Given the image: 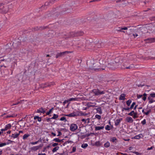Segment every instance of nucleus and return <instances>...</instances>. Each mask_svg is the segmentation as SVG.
Instances as JSON below:
<instances>
[{"label":"nucleus","mask_w":155,"mask_h":155,"mask_svg":"<svg viewBox=\"0 0 155 155\" xmlns=\"http://www.w3.org/2000/svg\"><path fill=\"white\" fill-rule=\"evenodd\" d=\"M92 93H93L95 96H98L105 94L104 91H101L98 89H94L92 90Z\"/></svg>","instance_id":"nucleus-1"},{"label":"nucleus","mask_w":155,"mask_h":155,"mask_svg":"<svg viewBox=\"0 0 155 155\" xmlns=\"http://www.w3.org/2000/svg\"><path fill=\"white\" fill-rule=\"evenodd\" d=\"M127 63L126 62L124 63L121 66V69H130L134 67V66L133 64H132L129 66H127Z\"/></svg>","instance_id":"nucleus-2"},{"label":"nucleus","mask_w":155,"mask_h":155,"mask_svg":"<svg viewBox=\"0 0 155 155\" xmlns=\"http://www.w3.org/2000/svg\"><path fill=\"white\" fill-rule=\"evenodd\" d=\"M70 52H71L70 51H65L64 52L58 53L56 55V58H58L59 57L63 56L65 55V54H68Z\"/></svg>","instance_id":"nucleus-3"},{"label":"nucleus","mask_w":155,"mask_h":155,"mask_svg":"<svg viewBox=\"0 0 155 155\" xmlns=\"http://www.w3.org/2000/svg\"><path fill=\"white\" fill-rule=\"evenodd\" d=\"M78 128L77 125L74 124H72L71 125L70 130L71 131L74 132Z\"/></svg>","instance_id":"nucleus-4"},{"label":"nucleus","mask_w":155,"mask_h":155,"mask_svg":"<svg viewBox=\"0 0 155 155\" xmlns=\"http://www.w3.org/2000/svg\"><path fill=\"white\" fill-rule=\"evenodd\" d=\"M79 113L78 112H74L68 114H66L64 115L65 116L71 117L78 116L79 115Z\"/></svg>","instance_id":"nucleus-5"},{"label":"nucleus","mask_w":155,"mask_h":155,"mask_svg":"<svg viewBox=\"0 0 155 155\" xmlns=\"http://www.w3.org/2000/svg\"><path fill=\"white\" fill-rule=\"evenodd\" d=\"M76 32H71L67 35L68 36L65 38L67 39L71 37H77Z\"/></svg>","instance_id":"nucleus-6"},{"label":"nucleus","mask_w":155,"mask_h":155,"mask_svg":"<svg viewBox=\"0 0 155 155\" xmlns=\"http://www.w3.org/2000/svg\"><path fill=\"white\" fill-rule=\"evenodd\" d=\"M127 61H129L128 58V55L124 57H120V61H121L122 62H126Z\"/></svg>","instance_id":"nucleus-7"},{"label":"nucleus","mask_w":155,"mask_h":155,"mask_svg":"<svg viewBox=\"0 0 155 155\" xmlns=\"http://www.w3.org/2000/svg\"><path fill=\"white\" fill-rule=\"evenodd\" d=\"M128 61H132L136 58V56L134 55H128Z\"/></svg>","instance_id":"nucleus-8"},{"label":"nucleus","mask_w":155,"mask_h":155,"mask_svg":"<svg viewBox=\"0 0 155 155\" xmlns=\"http://www.w3.org/2000/svg\"><path fill=\"white\" fill-rule=\"evenodd\" d=\"M46 112V109L43 107H41L37 110V112L38 113H44Z\"/></svg>","instance_id":"nucleus-9"},{"label":"nucleus","mask_w":155,"mask_h":155,"mask_svg":"<svg viewBox=\"0 0 155 155\" xmlns=\"http://www.w3.org/2000/svg\"><path fill=\"white\" fill-rule=\"evenodd\" d=\"M126 121L127 122L132 123L133 122V120L131 117H127L126 118Z\"/></svg>","instance_id":"nucleus-10"},{"label":"nucleus","mask_w":155,"mask_h":155,"mask_svg":"<svg viewBox=\"0 0 155 155\" xmlns=\"http://www.w3.org/2000/svg\"><path fill=\"white\" fill-rule=\"evenodd\" d=\"M4 7L3 6V4H0V12H6V11L4 9Z\"/></svg>","instance_id":"nucleus-11"},{"label":"nucleus","mask_w":155,"mask_h":155,"mask_svg":"<svg viewBox=\"0 0 155 155\" xmlns=\"http://www.w3.org/2000/svg\"><path fill=\"white\" fill-rule=\"evenodd\" d=\"M84 34V32L82 31H78L76 32L77 37L83 35Z\"/></svg>","instance_id":"nucleus-12"},{"label":"nucleus","mask_w":155,"mask_h":155,"mask_svg":"<svg viewBox=\"0 0 155 155\" xmlns=\"http://www.w3.org/2000/svg\"><path fill=\"white\" fill-rule=\"evenodd\" d=\"M122 120V118H120L116 120L115 121V125L116 126L118 125L119 124L120 122Z\"/></svg>","instance_id":"nucleus-13"},{"label":"nucleus","mask_w":155,"mask_h":155,"mask_svg":"<svg viewBox=\"0 0 155 155\" xmlns=\"http://www.w3.org/2000/svg\"><path fill=\"white\" fill-rule=\"evenodd\" d=\"M146 40L148 42L152 43L155 41V38H148L146 39Z\"/></svg>","instance_id":"nucleus-14"},{"label":"nucleus","mask_w":155,"mask_h":155,"mask_svg":"<svg viewBox=\"0 0 155 155\" xmlns=\"http://www.w3.org/2000/svg\"><path fill=\"white\" fill-rule=\"evenodd\" d=\"M125 95H126L124 94H121L119 100H125Z\"/></svg>","instance_id":"nucleus-15"},{"label":"nucleus","mask_w":155,"mask_h":155,"mask_svg":"<svg viewBox=\"0 0 155 155\" xmlns=\"http://www.w3.org/2000/svg\"><path fill=\"white\" fill-rule=\"evenodd\" d=\"M55 0H51V1H50L49 2H46L45 4V6H48L50 5L51 3H53L54 1Z\"/></svg>","instance_id":"nucleus-16"},{"label":"nucleus","mask_w":155,"mask_h":155,"mask_svg":"<svg viewBox=\"0 0 155 155\" xmlns=\"http://www.w3.org/2000/svg\"><path fill=\"white\" fill-rule=\"evenodd\" d=\"M19 135V134H12L11 137L13 138H17Z\"/></svg>","instance_id":"nucleus-17"},{"label":"nucleus","mask_w":155,"mask_h":155,"mask_svg":"<svg viewBox=\"0 0 155 155\" xmlns=\"http://www.w3.org/2000/svg\"><path fill=\"white\" fill-rule=\"evenodd\" d=\"M104 126H97L95 127V130H98L104 128Z\"/></svg>","instance_id":"nucleus-18"},{"label":"nucleus","mask_w":155,"mask_h":155,"mask_svg":"<svg viewBox=\"0 0 155 155\" xmlns=\"http://www.w3.org/2000/svg\"><path fill=\"white\" fill-rule=\"evenodd\" d=\"M118 30V31L120 32H125V31H123V30H126L127 29V27H125L124 28H120Z\"/></svg>","instance_id":"nucleus-19"},{"label":"nucleus","mask_w":155,"mask_h":155,"mask_svg":"<svg viewBox=\"0 0 155 155\" xmlns=\"http://www.w3.org/2000/svg\"><path fill=\"white\" fill-rule=\"evenodd\" d=\"M40 147L39 146H35L31 147V149L34 151H36Z\"/></svg>","instance_id":"nucleus-20"},{"label":"nucleus","mask_w":155,"mask_h":155,"mask_svg":"<svg viewBox=\"0 0 155 155\" xmlns=\"http://www.w3.org/2000/svg\"><path fill=\"white\" fill-rule=\"evenodd\" d=\"M96 109L97 113H98L100 114H102V112L100 107H98Z\"/></svg>","instance_id":"nucleus-21"},{"label":"nucleus","mask_w":155,"mask_h":155,"mask_svg":"<svg viewBox=\"0 0 155 155\" xmlns=\"http://www.w3.org/2000/svg\"><path fill=\"white\" fill-rule=\"evenodd\" d=\"M142 136V134H140L139 135H136L134 137V138L135 139H140L141 137V136Z\"/></svg>","instance_id":"nucleus-22"},{"label":"nucleus","mask_w":155,"mask_h":155,"mask_svg":"<svg viewBox=\"0 0 155 155\" xmlns=\"http://www.w3.org/2000/svg\"><path fill=\"white\" fill-rule=\"evenodd\" d=\"M120 57H117L115 58L114 62L116 63H117L120 61Z\"/></svg>","instance_id":"nucleus-23"},{"label":"nucleus","mask_w":155,"mask_h":155,"mask_svg":"<svg viewBox=\"0 0 155 155\" xmlns=\"http://www.w3.org/2000/svg\"><path fill=\"white\" fill-rule=\"evenodd\" d=\"M59 147L57 146L54 148L52 150V151L53 153L55 152L56 151H57L59 149Z\"/></svg>","instance_id":"nucleus-24"},{"label":"nucleus","mask_w":155,"mask_h":155,"mask_svg":"<svg viewBox=\"0 0 155 155\" xmlns=\"http://www.w3.org/2000/svg\"><path fill=\"white\" fill-rule=\"evenodd\" d=\"M78 100V98H71L69 99L68 100V101H76Z\"/></svg>","instance_id":"nucleus-25"},{"label":"nucleus","mask_w":155,"mask_h":155,"mask_svg":"<svg viewBox=\"0 0 155 155\" xmlns=\"http://www.w3.org/2000/svg\"><path fill=\"white\" fill-rule=\"evenodd\" d=\"M110 140L113 143H116L117 140V138L115 137H113Z\"/></svg>","instance_id":"nucleus-26"},{"label":"nucleus","mask_w":155,"mask_h":155,"mask_svg":"<svg viewBox=\"0 0 155 155\" xmlns=\"http://www.w3.org/2000/svg\"><path fill=\"white\" fill-rule=\"evenodd\" d=\"M53 140L54 141L56 142H59V143H60V142H61V141H62V140H59L58 138H55V139H54Z\"/></svg>","instance_id":"nucleus-27"},{"label":"nucleus","mask_w":155,"mask_h":155,"mask_svg":"<svg viewBox=\"0 0 155 155\" xmlns=\"http://www.w3.org/2000/svg\"><path fill=\"white\" fill-rule=\"evenodd\" d=\"M60 120L61 121H63L64 122H66L67 121V120L66 119V117H63L61 118L60 119Z\"/></svg>","instance_id":"nucleus-28"},{"label":"nucleus","mask_w":155,"mask_h":155,"mask_svg":"<svg viewBox=\"0 0 155 155\" xmlns=\"http://www.w3.org/2000/svg\"><path fill=\"white\" fill-rule=\"evenodd\" d=\"M54 109V107H52L48 112H47L46 113V115H49L52 112V110Z\"/></svg>","instance_id":"nucleus-29"},{"label":"nucleus","mask_w":155,"mask_h":155,"mask_svg":"<svg viewBox=\"0 0 155 155\" xmlns=\"http://www.w3.org/2000/svg\"><path fill=\"white\" fill-rule=\"evenodd\" d=\"M30 135L28 134H25L23 137V139H27Z\"/></svg>","instance_id":"nucleus-30"},{"label":"nucleus","mask_w":155,"mask_h":155,"mask_svg":"<svg viewBox=\"0 0 155 155\" xmlns=\"http://www.w3.org/2000/svg\"><path fill=\"white\" fill-rule=\"evenodd\" d=\"M58 117V115L55 114H54L52 117L51 118L52 119H55Z\"/></svg>","instance_id":"nucleus-31"},{"label":"nucleus","mask_w":155,"mask_h":155,"mask_svg":"<svg viewBox=\"0 0 155 155\" xmlns=\"http://www.w3.org/2000/svg\"><path fill=\"white\" fill-rule=\"evenodd\" d=\"M110 145V143L109 142H107V143H105L104 144V146L106 147H109Z\"/></svg>","instance_id":"nucleus-32"},{"label":"nucleus","mask_w":155,"mask_h":155,"mask_svg":"<svg viewBox=\"0 0 155 155\" xmlns=\"http://www.w3.org/2000/svg\"><path fill=\"white\" fill-rule=\"evenodd\" d=\"M131 102V100L129 99L126 102V104L128 106H129Z\"/></svg>","instance_id":"nucleus-33"},{"label":"nucleus","mask_w":155,"mask_h":155,"mask_svg":"<svg viewBox=\"0 0 155 155\" xmlns=\"http://www.w3.org/2000/svg\"><path fill=\"white\" fill-rule=\"evenodd\" d=\"M88 146V144L87 143H83L81 145V147L83 148H85Z\"/></svg>","instance_id":"nucleus-34"},{"label":"nucleus","mask_w":155,"mask_h":155,"mask_svg":"<svg viewBox=\"0 0 155 155\" xmlns=\"http://www.w3.org/2000/svg\"><path fill=\"white\" fill-rule=\"evenodd\" d=\"M9 144V143H0V147H2L3 146L6 145L7 144Z\"/></svg>","instance_id":"nucleus-35"},{"label":"nucleus","mask_w":155,"mask_h":155,"mask_svg":"<svg viewBox=\"0 0 155 155\" xmlns=\"http://www.w3.org/2000/svg\"><path fill=\"white\" fill-rule=\"evenodd\" d=\"M131 109V108H130V107H128L127 108L123 107L122 108V111H123L124 110H127V111H129Z\"/></svg>","instance_id":"nucleus-36"},{"label":"nucleus","mask_w":155,"mask_h":155,"mask_svg":"<svg viewBox=\"0 0 155 155\" xmlns=\"http://www.w3.org/2000/svg\"><path fill=\"white\" fill-rule=\"evenodd\" d=\"M95 145L97 146H100L101 145V144L99 141H98L95 143Z\"/></svg>","instance_id":"nucleus-37"},{"label":"nucleus","mask_w":155,"mask_h":155,"mask_svg":"<svg viewBox=\"0 0 155 155\" xmlns=\"http://www.w3.org/2000/svg\"><path fill=\"white\" fill-rule=\"evenodd\" d=\"M11 124H9L5 126V128H6V129L7 130L8 129H10L11 127Z\"/></svg>","instance_id":"nucleus-38"},{"label":"nucleus","mask_w":155,"mask_h":155,"mask_svg":"<svg viewBox=\"0 0 155 155\" xmlns=\"http://www.w3.org/2000/svg\"><path fill=\"white\" fill-rule=\"evenodd\" d=\"M16 115H15V114H13L12 115H7L6 116V118H9L11 117H16Z\"/></svg>","instance_id":"nucleus-39"},{"label":"nucleus","mask_w":155,"mask_h":155,"mask_svg":"<svg viewBox=\"0 0 155 155\" xmlns=\"http://www.w3.org/2000/svg\"><path fill=\"white\" fill-rule=\"evenodd\" d=\"M92 70H94L95 71H101V70H105V68H94L93 69H92Z\"/></svg>","instance_id":"nucleus-40"},{"label":"nucleus","mask_w":155,"mask_h":155,"mask_svg":"<svg viewBox=\"0 0 155 155\" xmlns=\"http://www.w3.org/2000/svg\"><path fill=\"white\" fill-rule=\"evenodd\" d=\"M95 117L98 119L99 120H100L101 118V116L98 114H96L95 116Z\"/></svg>","instance_id":"nucleus-41"},{"label":"nucleus","mask_w":155,"mask_h":155,"mask_svg":"<svg viewBox=\"0 0 155 155\" xmlns=\"http://www.w3.org/2000/svg\"><path fill=\"white\" fill-rule=\"evenodd\" d=\"M105 129L106 130H109L110 129V127L109 125H107L105 127Z\"/></svg>","instance_id":"nucleus-42"},{"label":"nucleus","mask_w":155,"mask_h":155,"mask_svg":"<svg viewBox=\"0 0 155 155\" xmlns=\"http://www.w3.org/2000/svg\"><path fill=\"white\" fill-rule=\"evenodd\" d=\"M133 31V29H130L129 30H128L127 33L129 35H130L131 34V33Z\"/></svg>","instance_id":"nucleus-43"},{"label":"nucleus","mask_w":155,"mask_h":155,"mask_svg":"<svg viewBox=\"0 0 155 155\" xmlns=\"http://www.w3.org/2000/svg\"><path fill=\"white\" fill-rule=\"evenodd\" d=\"M134 115L133 116V118L135 119L138 117L137 116V112H134Z\"/></svg>","instance_id":"nucleus-44"},{"label":"nucleus","mask_w":155,"mask_h":155,"mask_svg":"<svg viewBox=\"0 0 155 155\" xmlns=\"http://www.w3.org/2000/svg\"><path fill=\"white\" fill-rule=\"evenodd\" d=\"M46 28V27H45L44 26V27L41 26V27H39L38 29L39 30H41L44 29L45 28Z\"/></svg>","instance_id":"nucleus-45"},{"label":"nucleus","mask_w":155,"mask_h":155,"mask_svg":"<svg viewBox=\"0 0 155 155\" xmlns=\"http://www.w3.org/2000/svg\"><path fill=\"white\" fill-rule=\"evenodd\" d=\"M141 123L143 125H145L146 124V120L145 119H144L142 122H141Z\"/></svg>","instance_id":"nucleus-46"},{"label":"nucleus","mask_w":155,"mask_h":155,"mask_svg":"<svg viewBox=\"0 0 155 155\" xmlns=\"http://www.w3.org/2000/svg\"><path fill=\"white\" fill-rule=\"evenodd\" d=\"M136 103L135 102H134L132 103V104H131V106L130 107V108H131V109H132L134 106L135 105Z\"/></svg>","instance_id":"nucleus-47"},{"label":"nucleus","mask_w":155,"mask_h":155,"mask_svg":"<svg viewBox=\"0 0 155 155\" xmlns=\"http://www.w3.org/2000/svg\"><path fill=\"white\" fill-rule=\"evenodd\" d=\"M134 112H134V111L133 110L132 111H131L130 113H129L128 114V115H130V116H132L133 115V114L134 113Z\"/></svg>","instance_id":"nucleus-48"},{"label":"nucleus","mask_w":155,"mask_h":155,"mask_svg":"<svg viewBox=\"0 0 155 155\" xmlns=\"http://www.w3.org/2000/svg\"><path fill=\"white\" fill-rule=\"evenodd\" d=\"M151 112V110L149 109V110H148L147 112H146L145 113V114L146 115H148Z\"/></svg>","instance_id":"nucleus-49"},{"label":"nucleus","mask_w":155,"mask_h":155,"mask_svg":"<svg viewBox=\"0 0 155 155\" xmlns=\"http://www.w3.org/2000/svg\"><path fill=\"white\" fill-rule=\"evenodd\" d=\"M150 96L152 97H155V93H151L150 94Z\"/></svg>","instance_id":"nucleus-50"},{"label":"nucleus","mask_w":155,"mask_h":155,"mask_svg":"<svg viewBox=\"0 0 155 155\" xmlns=\"http://www.w3.org/2000/svg\"><path fill=\"white\" fill-rule=\"evenodd\" d=\"M143 96V95L137 94V97L138 98H141Z\"/></svg>","instance_id":"nucleus-51"},{"label":"nucleus","mask_w":155,"mask_h":155,"mask_svg":"<svg viewBox=\"0 0 155 155\" xmlns=\"http://www.w3.org/2000/svg\"><path fill=\"white\" fill-rule=\"evenodd\" d=\"M58 145V143H54L52 144V146L53 147H55Z\"/></svg>","instance_id":"nucleus-52"},{"label":"nucleus","mask_w":155,"mask_h":155,"mask_svg":"<svg viewBox=\"0 0 155 155\" xmlns=\"http://www.w3.org/2000/svg\"><path fill=\"white\" fill-rule=\"evenodd\" d=\"M131 152H132L133 153H135V154H136L137 155H140V154L138 152H137V151H131Z\"/></svg>","instance_id":"nucleus-53"},{"label":"nucleus","mask_w":155,"mask_h":155,"mask_svg":"<svg viewBox=\"0 0 155 155\" xmlns=\"http://www.w3.org/2000/svg\"><path fill=\"white\" fill-rule=\"evenodd\" d=\"M87 108H89V107L93 106V105H91L90 103H88L87 104Z\"/></svg>","instance_id":"nucleus-54"},{"label":"nucleus","mask_w":155,"mask_h":155,"mask_svg":"<svg viewBox=\"0 0 155 155\" xmlns=\"http://www.w3.org/2000/svg\"><path fill=\"white\" fill-rule=\"evenodd\" d=\"M96 47L98 48H100L101 47L100 44V43H98L96 45Z\"/></svg>","instance_id":"nucleus-55"},{"label":"nucleus","mask_w":155,"mask_h":155,"mask_svg":"<svg viewBox=\"0 0 155 155\" xmlns=\"http://www.w3.org/2000/svg\"><path fill=\"white\" fill-rule=\"evenodd\" d=\"M150 20L151 21H155V16H153L151 18Z\"/></svg>","instance_id":"nucleus-56"},{"label":"nucleus","mask_w":155,"mask_h":155,"mask_svg":"<svg viewBox=\"0 0 155 155\" xmlns=\"http://www.w3.org/2000/svg\"><path fill=\"white\" fill-rule=\"evenodd\" d=\"M38 141H36L35 142H31V143L32 145H34L35 144H37V143H38Z\"/></svg>","instance_id":"nucleus-57"},{"label":"nucleus","mask_w":155,"mask_h":155,"mask_svg":"<svg viewBox=\"0 0 155 155\" xmlns=\"http://www.w3.org/2000/svg\"><path fill=\"white\" fill-rule=\"evenodd\" d=\"M154 101H153V100L152 99H151L150 100V101H149V103L151 104V103H153V102Z\"/></svg>","instance_id":"nucleus-58"},{"label":"nucleus","mask_w":155,"mask_h":155,"mask_svg":"<svg viewBox=\"0 0 155 155\" xmlns=\"http://www.w3.org/2000/svg\"><path fill=\"white\" fill-rule=\"evenodd\" d=\"M20 103V101L19 102H17V103H15V104H13L12 105V106H14V105H17L18 104H19V103Z\"/></svg>","instance_id":"nucleus-59"},{"label":"nucleus","mask_w":155,"mask_h":155,"mask_svg":"<svg viewBox=\"0 0 155 155\" xmlns=\"http://www.w3.org/2000/svg\"><path fill=\"white\" fill-rule=\"evenodd\" d=\"M60 155H68V154L67 153H65V152H63V153H61Z\"/></svg>","instance_id":"nucleus-60"},{"label":"nucleus","mask_w":155,"mask_h":155,"mask_svg":"<svg viewBox=\"0 0 155 155\" xmlns=\"http://www.w3.org/2000/svg\"><path fill=\"white\" fill-rule=\"evenodd\" d=\"M76 150V148L75 147H73L72 148V152H74Z\"/></svg>","instance_id":"nucleus-61"},{"label":"nucleus","mask_w":155,"mask_h":155,"mask_svg":"<svg viewBox=\"0 0 155 155\" xmlns=\"http://www.w3.org/2000/svg\"><path fill=\"white\" fill-rule=\"evenodd\" d=\"M37 120L38 122H41V117H39Z\"/></svg>","instance_id":"nucleus-62"},{"label":"nucleus","mask_w":155,"mask_h":155,"mask_svg":"<svg viewBox=\"0 0 155 155\" xmlns=\"http://www.w3.org/2000/svg\"><path fill=\"white\" fill-rule=\"evenodd\" d=\"M38 28L39 27H35L34 28V30L35 31H38V30H39V29H38Z\"/></svg>","instance_id":"nucleus-63"},{"label":"nucleus","mask_w":155,"mask_h":155,"mask_svg":"<svg viewBox=\"0 0 155 155\" xmlns=\"http://www.w3.org/2000/svg\"><path fill=\"white\" fill-rule=\"evenodd\" d=\"M133 36H134V37H137L138 36V35L136 33L135 34H133Z\"/></svg>","instance_id":"nucleus-64"}]
</instances>
